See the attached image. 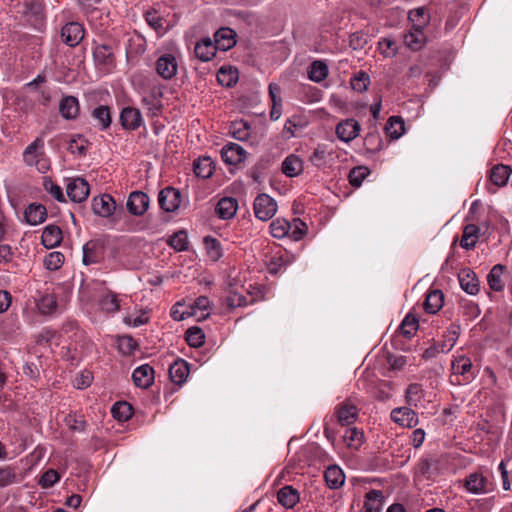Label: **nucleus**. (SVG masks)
I'll return each mask as SVG.
<instances>
[{"mask_svg": "<svg viewBox=\"0 0 512 512\" xmlns=\"http://www.w3.org/2000/svg\"><path fill=\"white\" fill-rule=\"evenodd\" d=\"M39 310L44 314L52 313L57 307V301L53 295H45L38 304Z\"/></svg>", "mask_w": 512, "mask_h": 512, "instance_id": "nucleus-63", "label": "nucleus"}, {"mask_svg": "<svg viewBox=\"0 0 512 512\" xmlns=\"http://www.w3.org/2000/svg\"><path fill=\"white\" fill-rule=\"evenodd\" d=\"M91 116L97 122L96 127H98L99 130H107L112 123L110 108L107 105H99L94 108L91 112Z\"/></svg>", "mask_w": 512, "mask_h": 512, "instance_id": "nucleus-26", "label": "nucleus"}, {"mask_svg": "<svg viewBox=\"0 0 512 512\" xmlns=\"http://www.w3.org/2000/svg\"><path fill=\"white\" fill-rule=\"evenodd\" d=\"M369 84H370V77L364 71H359L350 80L351 88L357 92L366 91L368 89Z\"/></svg>", "mask_w": 512, "mask_h": 512, "instance_id": "nucleus-50", "label": "nucleus"}, {"mask_svg": "<svg viewBox=\"0 0 512 512\" xmlns=\"http://www.w3.org/2000/svg\"><path fill=\"white\" fill-rule=\"evenodd\" d=\"M132 380L137 387L147 389L153 384L154 369L149 364L141 365L134 370Z\"/></svg>", "mask_w": 512, "mask_h": 512, "instance_id": "nucleus-15", "label": "nucleus"}, {"mask_svg": "<svg viewBox=\"0 0 512 512\" xmlns=\"http://www.w3.org/2000/svg\"><path fill=\"white\" fill-rule=\"evenodd\" d=\"M193 169L197 177L207 179L212 176L215 165L210 157H200L194 161Z\"/></svg>", "mask_w": 512, "mask_h": 512, "instance_id": "nucleus-32", "label": "nucleus"}, {"mask_svg": "<svg viewBox=\"0 0 512 512\" xmlns=\"http://www.w3.org/2000/svg\"><path fill=\"white\" fill-rule=\"evenodd\" d=\"M325 481L329 488L337 489L344 484L345 475L337 465L329 466L324 473Z\"/></svg>", "mask_w": 512, "mask_h": 512, "instance_id": "nucleus-31", "label": "nucleus"}, {"mask_svg": "<svg viewBox=\"0 0 512 512\" xmlns=\"http://www.w3.org/2000/svg\"><path fill=\"white\" fill-rule=\"evenodd\" d=\"M216 51L217 49L209 37L201 39L194 48L196 57L203 62L210 61L216 55Z\"/></svg>", "mask_w": 512, "mask_h": 512, "instance_id": "nucleus-21", "label": "nucleus"}, {"mask_svg": "<svg viewBox=\"0 0 512 512\" xmlns=\"http://www.w3.org/2000/svg\"><path fill=\"white\" fill-rule=\"evenodd\" d=\"M404 42L411 50H420L426 42L423 29L412 28L411 31L404 35Z\"/></svg>", "mask_w": 512, "mask_h": 512, "instance_id": "nucleus-34", "label": "nucleus"}, {"mask_svg": "<svg viewBox=\"0 0 512 512\" xmlns=\"http://www.w3.org/2000/svg\"><path fill=\"white\" fill-rule=\"evenodd\" d=\"M360 132V124L353 118L345 119L336 126V135L343 142L354 140Z\"/></svg>", "mask_w": 512, "mask_h": 512, "instance_id": "nucleus-7", "label": "nucleus"}, {"mask_svg": "<svg viewBox=\"0 0 512 512\" xmlns=\"http://www.w3.org/2000/svg\"><path fill=\"white\" fill-rule=\"evenodd\" d=\"M250 125L245 121H237L232 123L230 126V134L233 136V138L244 141L248 139L250 135Z\"/></svg>", "mask_w": 512, "mask_h": 512, "instance_id": "nucleus-47", "label": "nucleus"}, {"mask_svg": "<svg viewBox=\"0 0 512 512\" xmlns=\"http://www.w3.org/2000/svg\"><path fill=\"white\" fill-rule=\"evenodd\" d=\"M59 113L65 120H75L80 114L78 99L72 95L63 96L59 103Z\"/></svg>", "mask_w": 512, "mask_h": 512, "instance_id": "nucleus-12", "label": "nucleus"}, {"mask_svg": "<svg viewBox=\"0 0 512 512\" xmlns=\"http://www.w3.org/2000/svg\"><path fill=\"white\" fill-rule=\"evenodd\" d=\"M511 173L512 169L510 166L497 164L491 170L490 180L494 185L501 187L507 184Z\"/></svg>", "mask_w": 512, "mask_h": 512, "instance_id": "nucleus-33", "label": "nucleus"}, {"mask_svg": "<svg viewBox=\"0 0 512 512\" xmlns=\"http://www.w3.org/2000/svg\"><path fill=\"white\" fill-rule=\"evenodd\" d=\"M247 152L237 143H228L221 150V157L226 164L237 165L246 159Z\"/></svg>", "mask_w": 512, "mask_h": 512, "instance_id": "nucleus-10", "label": "nucleus"}, {"mask_svg": "<svg viewBox=\"0 0 512 512\" xmlns=\"http://www.w3.org/2000/svg\"><path fill=\"white\" fill-rule=\"evenodd\" d=\"M66 192L72 201L80 203L85 201L89 196L90 187L85 179L76 178L68 183Z\"/></svg>", "mask_w": 512, "mask_h": 512, "instance_id": "nucleus-8", "label": "nucleus"}, {"mask_svg": "<svg viewBox=\"0 0 512 512\" xmlns=\"http://www.w3.org/2000/svg\"><path fill=\"white\" fill-rule=\"evenodd\" d=\"M328 76V67L327 65L321 61L316 60L312 62L308 70V77L310 80L319 83L326 79Z\"/></svg>", "mask_w": 512, "mask_h": 512, "instance_id": "nucleus-37", "label": "nucleus"}, {"mask_svg": "<svg viewBox=\"0 0 512 512\" xmlns=\"http://www.w3.org/2000/svg\"><path fill=\"white\" fill-rule=\"evenodd\" d=\"M472 368V362L465 356H459L452 362V369L455 373L465 375Z\"/></svg>", "mask_w": 512, "mask_h": 512, "instance_id": "nucleus-58", "label": "nucleus"}, {"mask_svg": "<svg viewBox=\"0 0 512 512\" xmlns=\"http://www.w3.org/2000/svg\"><path fill=\"white\" fill-rule=\"evenodd\" d=\"M291 228V223L284 218H276L270 224L271 235L278 239L287 237Z\"/></svg>", "mask_w": 512, "mask_h": 512, "instance_id": "nucleus-38", "label": "nucleus"}, {"mask_svg": "<svg viewBox=\"0 0 512 512\" xmlns=\"http://www.w3.org/2000/svg\"><path fill=\"white\" fill-rule=\"evenodd\" d=\"M93 58L97 66L109 69L115 64V55L111 46L97 45L93 50Z\"/></svg>", "mask_w": 512, "mask_h": 512, "instance_id": "nucleus-13", "label": "nucleus"}, {"mask_svg": "<svg viewBox=\"0 0 512 512\" xmlns=\"http://www.w3.org/2000/svg\"><path fill=\"white\" fill-rule=\"evenodd\" d=\"M444 303V294L442 291L435 289L430 291L424 301V310L429 314H435L438 312Z\"/></svg>", "mask_w": 512, "mask_h": 512, "instance_id": "nucleus-28", "label": "nucleus"}, {"mask_svg": "<svg viewBox=\"0 0 512 512\" xmlns=\"http://www.w3.org/2000/svg\"><path fill=\"white\" fill-rule=\"evenodd\" d=\"M238 78L236 69L221 67L217 73V81L220 85L231 87L234 85Z\"/></svg>", "mask_w": 512, "mask_h": 512, "instance_id": "nucleus-44", "label": "nucleus"}, {"mask_svg": "<svg viewBox=\"0 0 512 512\" xmlns=\"http://www.w3.org/2000/svg\"><path fill=\"white\" fill-rule=\"evenodd\" d=\"M24 218L30 225L41 224L47 218L46 207L42 204L31 203L24 212Z\"/></svg>", "mask_w": 512, "mask_h": 512, "instance_id": "nucleus-18", "label": "nucleus"}, {"mask_svg": "<svg viewBox=\"0 0 512 512\" xmlns=\"http://www.w3.org/2000/svg\"><path fill=\"white\" fill-rule=\"evenodd\" d=\"M238 202L235 198L224 197L216 205L215 211L221 219H231L236 214Z\"/></svg>", "mask_w": 512, "mask_h": 512, "instance_id": "nucleus-22", "label": "nucleus"}, {"mask_svg": "<svg viewBox=\"0 0 512 512\" xmlns=\"http://www.w3.org/2000/svg\"><path fill=\"white\" fill-rule=\"evenodd\" d=\"M292 228L289 231V234L287 237L294 241H299L304 238V236L307 234V225L299 218H295L293 220V223L291 224Z\"/></svg>", "mask_w": 512, "mask_h": 512, "instance_id": "nucleus-52", "label": "nucleus"}, {"mask_svg": "<svg viewBox=\"0 0 512 512\" xmlns=\"http://www.w3.org/2000/svg\"><path fill=\"white\" fill-rule=\"evenodd\" d=\"M145 20L150 27H152L158 33H164L165 28L163 26L164 19L159 15L156 10H149L145 13Z\"/></svg>", "mask_w": 512, "mask_h": 512, "instance_id": "nucleus-53", "label": "nucleus"}, {"mask_svg": "<svg viewBox=\"0 0 512 512\" xmlns=\"http://www.w3.org/2000/svg\"><path fill=\"white\" fill-rule=\"evenodd\" d=\"M102 253L98 241L90 240L83 246V263L85 265L100 262Z\"/></svg>", "mask_w": 512, "mask_h": 512, "instance_id": "nucleus-30", "label": "nucleus"}, {"mask_svg": "<svg viewBox=\"0 0 512 512\" xmlns=\"http://www.w3.org/2000/svg\"><path fill=\"white\" fill-rule=\"evenodd\" d=\"M158 202L161 209L166 212L176 211L181 203V193L173 187H165L159 192Z\"/></svg>", "mask_w": 512, "mask_h": 512, "instance_id": "nucleus-3", "label": "nucleus"}, {"mask_svg": "<svg viewBox=\"0 0 512 512\" xmlns=\"http://www.w3.org/2000/svg\"><path fill=\"white\" fill-rule=\"evenodd\" d=\"M357 414L358 410L356 406L346 402L338 405L336 409L338 422L342 426H348L354 423L356 421Z\"/></svg>", "mask_w": 512, "mask_h": 512, "instance_id": "nucleus-23", "label": "nucleus"}, {"mask_svg": "<svg viewBox=\"0 0 512 512\" xmlns=\"http://www.w3.org/2000/svg\"><path fill=\"white\" fill-rule=\"evenodd\" d=\"M255 216L261 221L271 219L277 212V203L268 194H259L253 203Z\"/></svg>", "mask_w": 512, "mask_h": 512, "instance_id": "nucleus-2", "label": "nucleus"}, {"mask_svg": "<svg viewBox=\"0 0 512 512\" xmlns=\"http://www.w3.org/2000/svg\"><path fill=\"white\" fill-rule=\"evenodd\" d=\"M370 171L367 167L358 166L350 170L348 178L351 186L358 188L364 179L369 175Z\"/></svg>", "mask_w": 512, "mask_h": 512, "instance_id": "nucleus-49", "label": "nucleus"}, {"mask_svg": "<svg viewBox=\"0 0 512 512\" xmlns=\"http://www.w3.org/2000/svg\"><path fill=\"white\" fill-rule=\"evenodd\" d=\"M127 209L134 216H142L149 207V197L142 191H133L127 200Z\"/></svg>", "mask_w": 512, "mask_h": 512, "instance_id": "nucleus-5", "label": "nucleus"}, {"mask_svg": "<svg viewBox=\"0 0 512 512\" xmlns=\"http://www.w3.org/2000/svg\"><path fill=\"white\" fill-rule=\"evenodd\" d=\"M391 419L403 426L412 428L417 425L418 417L415 411L408 407H399L391 411Z\"/></svg>", "mask_w": 512, "mask_h": 512, "instance_id": "nucleus-14", "label": "nucleus"}, {"mask_svg": "<svg viewBox=\"0 0 512 512\" xmlns=\"http://www.w3.org/2000/svg\"><path fill=\"white\" fill-rule=\"evenodd\" d=\"M118 348L123 354L130 355L137 348V342L131 336H122L118 339Z\"/></svg>", "mask_w": 512, "mask_h": 512, "instance_id": "nucleus-62", "label": "nucleus"}, {"mask_svg": "<svg viewBox=\"0 0 512 512\" xmlns=\"http://www.w3.org/2000/svg\"><path fill=\"white\" fill-rule=\"evenodd\" d=\"M61 37L66 45L76 47L84 37V28L78 22H69L62 27Z\"/></svg>", "mask_w": 512, "mask_h": 512, "instance_id": "nucleus-4", "label": "nucleus"}, {"mask_svg": "<svg viewBox=\"0 0 512 512\" xmlns=\"http://www.w3.org/2000/svg\"><path fill=\"white\" fill-rule=\"evenodd\" d=\"M459 336V326L452 325L443 335L444 341L441 343L442 353L449 352L455 345Z\"/></svg>", "mask_w": 512, "mask_h": 512, "instance_id": "nucleus-48", "label": "nucleus"}, {"mask_svg": "<svg viewBox=\"0 0 512 512\" xmlns=\"http://www.w3.org/2000/svg\"><path fill=\"white\" fill-rule=\"evenodd\" d=\"M461 288L470 295H475L479 292V280L476 274L470 269H463L458 275Z\"/></svg>", "mask_w": 512, "mask_h": 512, "instance_id": "nucleus-17", "label": "nucleus"}, {"mask_svg": "<svg viewBox=\"0 0 512 512\" xmlns=\"http://www.w3.org/2000/svg\"><path fill=\"white\" fill-rule=\"evenodd\" d=\"M62 239V230L57 225L46 226L41 236V242L47 249L60 245Z\"/></svg>", "mask_w": 512, "mask_h": 512, "instance_id": "nucleus-19", "label": "nucleus"}, {"mask_svg": "<svg viewBox=\"0 0 512 512\" xmlns=\"http://www.w3.org/2000/svg\"><path fill=\"white\" fill-rule=\"evenodd\" d=\"M44 188L47 192H49L57 201L65 202V197L62 191V188L55 184L51 179H44Z\"/></svg>", "mask_w": 512, "mask_h": 512, "instance_id": "nucleus-61", "label": "nucleus"}, {"mask_svg": "<svg viewBox=\"0 0 512 512\" xmlns=\"http://www.w3.org/2000/svg\"><path fill=\"white\" fill-rule=\"evenodd\" d=\"M406 402L410 406H417L423 397L422 386L418 383H412L406 390Z\"/></svg>", "mask_w": 512, "mask_h": 512, "instance_id": "nucleus-51", "label": "nucleus"}, {"mask_svg": "<svg viewBox=\"0 0 512 512\" xmlns=\"http://www.w3.org/2000/svg\"><path fill=\"white\" fill-rule=\"evenodd\" d=\"M479 234L480 228L477 225L468 224L464 226L460 246L466 250L473 249L477 243Z\"/></svg>", "mask_w": 512, "mask_h": 512, "instance_id": "nucleus-27", "label": "nucleus"}, {"mask_svg": "<svg viewBox=\"0 0 512 512\" xmlns=\"http://www.w3.org/2000/svg\"><path fill=\"white\" fill-rule=\"evenodd\" d=\"M281 170L288 177H296L303 172V160L299 156L291 154L282 162Z\"/></svg>", "mask_w": 512, "mask_h": 512, "instance_id": "nucleus-24", "label": "nucleus"}, {"mask_svg": "<svg viewBox=\"0 0 512 512\" xmlns=\"http://www.w3.org/2000/svg\"><path fill=\"white\" fill-rule=\"evenodd\" d=\"M178 69L176 58L172 54H164L156 61V72L165 80L172 79Z\"/></svg>", "mask_w": 512, "mask_h": 512, "instance_id": "nucleus-6", "label": "nucleus"}, {"mask_svg": "<svg viewBox=\"0 0 512 512\" xmlns=\"http://www.w3.org/2000/svg\"><path fill=\"white\" fill-rule=\"evenodd\" d=\"M408 19L412 22V28L423 29L429 24L430 15L425 7H418L409 12Z\"/></svg>", "mask_w": 512, "mask_h": 512, "instance_id": "nucleus-35", "label": "nucleus"}, {"mask_svg": "<svg viewBox=\"0 0 512 512\" xmlns=\"http://www.w3.org/2000/svg\"><path fill=\"white\" fill-rule=\"evenodd\" d=\"M205 335L200 327H191L185 333V340L191 347H200L204 344Z\"/></svg>", "mask_w": 512, "mask_h": 512, "instance_id": "nucleus-45", "label": "nucleus"}, {"mask_svg": "<svg viewBox=\"0 0 512 512\" xmlns=\"http://www.w3.org/2000/svg\"><path fill=\"white\" fill-rule=\"evenodd\" d=\"M292 259L288 254L273 256L268 264V270L271 274H277L282 267H287Z\"/></svg>", "mask_w": 512, "mask_h": 512, "instance_id": "nucleus-55", "label": "nucleus"}, {"mask_svg": "<svg viewBox=\"0 0 512 512\" xmlns=\"http://www.w3.org/2000/svg\"><path fill=\"white\" fill-rule=\"evenodd\" d=\"M225 301L230 309L247 305L246 297L234 289L228 291Z\"/></svg>", "mask_w": 512, "mask_h": 512, "instance_id": "nucleus-57", "label": "nucleus"}, {"mask_svg": "<svg viewBox=\"0 0 512 512\" xmlns=\"http://www.w3.org/2000/svg\"><path fill=\"white\" fill-rule=\"evenodd\" d=\"M204 245L207 254L213 261H217L222 256L221 244L216 238L212 236L204 237Z\"/></svg>", "mask_w": 512, "mask_h": 512, "instance_id": "nucleus-46", "label": "nucleus"}, {"mask_svg": "<svg viewBox=\"0 0 512 512\" xmlns=\"http://www.w3.org/2000/svg\"><path fill=\"white\" fill-rule=\"evenodd\" d=\"M113 417L119 421H127L132 417L133 409L132 406L125 402H116L111 409Z\"/></svg>", "mask_w": 512, "mask_h": 512, "instance_id": "nucleus-42", "label": "nucleus"}, {"mask_svg": "<svg viewBox=\"0 0 512 512\" xmlns=\"http://www.w3.org/2000/svg\"><path fill=\"white\" fill-rule=\"evenodd\" d=\"M365 498L366 501L361 512H380L381 503H375V501L382 499V492L380 490H370Z\"/></svg>", "mask_w": 512, "mask_h": 512, "instance_id": "nucleus-39", "label": "nucleus"}, {"mask_svg": "<svg viewBox=\"0 0 512 512\" xmlns=\"http://www.w3.org/2000/svg\"><path fill=\"white\" fill-rule=\"evenodd\" d=\"M189 375V365L183 359L176 360L169 367V376L173 383L182 385Z\"/></svg>", "mask_w": 512, "mask_h": 512, "instance_id": "nucleus-20", "label": "nucleus"}, {"mask_svg": "<svg viewBox=\"0 0 512 512\" xmlns=\"http://www.w3.org/2000/svg\"><path fill=\"white\" fill-rule=\"evenodd\" d=\"M59 480V473L54 469H48L42 474L39 480V485H41L43 488H50L54 486V484L57 483Z\"/></svg>", "mask_w": 512, "mask_h": 512, "instance_id": "nucleus-60", "label": "nucleus"}, {"mask_svg": "<svg viewBox=\"0 0 512 512\" xmlns=\"http://www.w3.org/2000/svg\"><path fill=\"white\" fill-rule=\"evenodd\" d=\"M63 263L64 255L58 251L51 252L44 258L45 268L51 271L58 270Z\"/></svg>", "mask_w": 512, "mask_h": 512, "instance_id": "nucleus-56", "label": "nucleus"}, {"mask_svg": "<svg viewBox=\"0 0 512 512\" xmlns=\"http://www.w3.org/2000/svg\"><path fill=\"white\" fill-rule=\"evenodd\" d=\"M116 208V203L112 196L103 194L99 197H94L92 200V210L94 214L107 218L113 214Z\"/></svg>", "mask_w": 512, "mask_h": 512, "instance_id": "nucleus-11", "label": "nucleus"}, {"mask_svg": "<svg viewBox=\"0 0 512 512\" xmlns=\"http://www.w3.org/2000/svg\"><path fill=\"white\" fill-rule=\"evenodd\" d=\"M419 322L416 316L407 314L400 325V332L406 338H411L418 330Z\"/></svg>", "mask_w": 512, "mask_h": 512, "instance_id": "nucleus-43", "label": "nucleus"}, {"mask_svg": "<svg viewBox=\"0 0 512 512\" xmlns=\"http://www.w3.org/2000/svg\"><path fill=\"white\" fill-rule=\"evenodd\" d=\"M44 132L40 133L23 151V162L29 167H35L38 172L45 174L51 168L50 159L44 150Z\"/></svg>", "mask_w": 512, "mask_h": 512, "instance_id": "nucleus-1", "label": "nucleus"}, {"mask_svg": "<svg viewBox=\"0 0 512 512\" xmlns=\"http://www.w3.org/2000/svg\"><path fill=\"white\" fill-rule=\"evenodd\" d=\"M379 49L385 57H393L397 54V44L391 39L384 38L379 41Z\"/></svg>", "mask_w": 512, "mask_h": 512, "instance_id": "nucleus-64", "label": "nucleus"}, {"mask_svg": "<svg viewBox=\"0 0 512 512\" xmlns=\"http://www.w3.org/2000/svg\"><path fill=\"white\" fill-rule=\"evenodd\" d=\"M213 43L217 50L231 49L236 44L234 31L227 27L220 28L214 35Z\"/></svg>", "mask_w": 512, "mask_h": 512, "instance_id": "nucleus-16", "label": "nucleus"}, {"mask_svg": "<svg viewBox=\"0 0 512 512\" xmlns=\"http://www.w3.org/2000/svg\"><path fill=\"white\" fill-rule=\"evenodd\" d=\"M487 479L480 473L470 474L464 481V487L473 494L486 492Z\"/></svg>", "mask_w": 512, "mask_h": 512, "instance_id": "nucleus-29", "label": "nucleus"}, {"mask_svg": "<svg viewBox=\"0 0 512 512\" xmlns=\"http://www.w3.org/2000/svg\"><path fill=\"white\" fill-rule=\"evenodd\" d=\"M385 131L391 139L400 138L405 132L403 119L398 116L390 117L385 125Z\"/></svg>", "mask_w": 512, "mask_h": 512, "instance_id": "nucleus-36", "label": "nucleus"}, {"mask_svg": "<svg viewBox=\"0 0 512 512\" xmlns=\"http://www.w3.org/2000/svg\"><path fill=\"white\" fill-rule=\"evenodd\" d=\"M169 245L176 251H185L188 249V238L185 231H178L174 233L169 241Z\"/></svg>", "mask_w": 512, "mask_h": 512, "instance_id": "nucleus-54", "label": "nucleus"}, {"mask_svg": "<svg viewBox=\"0 0 512 512\" xmlns=\"http://www.w3.org/2000/svg\"><path fill=\"white\" fill-rule=\"evenodd\" d=\"M278 502L285 508H293L300 500L299 492L292 486H284L277 493Z\"/></svg>", "mask_w": 512, "mask_h": 512, "instance_id": "nucleus-25", "label": "nucleus"}, {"mask_svg": "<svg viewBox=\"0 0 512 512\" xmlns=\"http://www.w3.org/2000/svg\"><path fill=\"white\" fill-rule=\"evenodd\" d=\"M120 124L125 130H136L143 122L142 114L139 109L134 107H124L120 112Z\"/></svg>", "mask_w": 512, "mask_h": 512, "instance_id": "nucleus-9", "label": "nucleus"}, {"mask_svg": "<svg viewBox=\"0 0 512 512\" xmlns=\"http://www.w3.org/2000/svg\"><path fill=\"white\" fill-rule=\"evenodd\" d=\"M364 143L369 151L377 152L382 148V140L376 130L367 133Z\"/></svg>", "mask_w": 512, "mask_h": 512, "instance_id": "nucleus-59", "label": "nucleus"}, {"mask_svg": "<svg viewBox=\"0 0 512 512\" xmlns=\"http://www.w3.org/2000/svg\"><path fill=\"white\" fill-rule=\"evenodd\" d=\"M504 268L505 267L503 265L497 264V265L493 266V268L491 269V271L489 272V274L487 276L488 285H489L490 289H492L493 291L499 292L503 289L501 276H502Z\"/></svg>", "mask_w": 512, "mask_h": 512, "instance_id": "nucleus-40", "label": "nucleus"}, {"mask_svg": "<svg viewBox=\"0 0 512 512\" xmlns=\"http://www.w3.org/2000/svg\"><path fill=\"white\" fill-rule=\"evenodd\" d=\"M16 468L10 465L0 467V487L20 482Z\"/></svg>", "mask_w": 512, "mask_h": 512, "instance_id": "nucleus-41", "label": "nucleus"}]
</instances>
